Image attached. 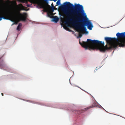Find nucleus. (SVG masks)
I'll list each match as a JSON object with an SVG mask.
<instances>
[{
	"label": "nucleus",
	"instance_id": "obj_22",
	"mask_svg": "<svg viewBox=\"0 0 125 125\" xmlns=\"http://www.w3.org/2000/svg\"><path fill=\"white\" fill-rule=\"evenodd\" d=\"M27 7H30V5L29 4H27Z\"/></svg>",
	"mask_w": 125,
	"mask_h": 125
},
{
	"label": "nucleus",
	"instance_id": "obj_14",
	"mask_svg": "<svg viewBox=\"0 0 125 125\" xmlns=\"http://www.w3.org/2000/svg\"><path fill=\"white\" fill-rule=\"evenodd\" d=\"M21 2L23 3H25L26 4H27V1L25 0H22L21 1Z\"/></svg>",
	"mask_w": 125,
	"mask_h": 125
},
{
	"label": "nucleus",
	"instance_id": "obj_18",
	"mask_svg": "<svg viewBox=\"0 0 125 125\" xmlns=\"http://www.w3.org/2000/svg\"><path fill=\"white\" fill-rule=\"evenodd\" d=\"M2 65L0 63V68L2 67Z\"/></svg>",
	"mask_w": 125,
	"mask_h": 125
},
{
	"label": "nucleus",
	"instance_id": "obj_20",
	"mask_svg": "<svg viewBox=\"0 0 125 125\" xmlns=\"http://www.w3.org/2000/svg\"><path fill=\"white\" fill-rule=\"evenodd\" d=\"M2 18L4 19H7L5 17H2Z\"/></svg>",
	"mask_w": 125,
	"mask_h": 125
},
{
	"label": "nucleus",
	"instance_id": "obj_15",
	"mask_svg": "<svg viewBox=\"0 0 125 125\" xmlns=\"http://www.w3.org/2000/svg\"><path fill=\"white\" fill-rule=\"evenodd\" d=\"M72 85L73 86H75V87H78V86L76 85L75 84V83L74 82L73 83H72Z\"/></svg>",
	"mask_w": 125,
	"mask_h": 125
},
{
	"label": "nucleus",
	"instance_id": "obj_12",
	"mask_svg": "<svg viewBox=\"0 0 125 125\" xmlns=\"http://www.w3.org/2000/svg\"><path fill=\"white\" fill-rule=\"evenodd\" d=\"M50 8V10L52 11V12L54 10V7L53 6L52 7H51L50 6H49Z\"/></svg>",
	"mask_w": 125,
	"mask_h": 125
},
{
	"label": "nucleus",
	"instance_id": "obj_23",
	"mask_svg": "<svg viewBox=\"0 0 125 125\" xmlns=\"http://www.w3.org/2000/svg\"><path fill=\"white\" fill-rule=\"evenodd\" d=\"M1 94V95H2V96H3V93H2Z\"/></svg>",
	"mask_w": 125,
	"mask_h": 125
},
{
	"label": "nucleus",
	"instance_id": "obj_26",
	"mask_svg": "<svg viewBox=\"0 0 125 125\" xmlns=\"http://www.w3.org/2000/svg\"><path fill=\"white\" fill-rule=\"evenodd\" d=\"M55 10H57V8H55Z\"/></svg>",
	"mask_w": 125,
	"mask_h": 125
},
{
	"label": "nucleus",
	"instance_id": "obj_3",
	"mask_svg": "<svg viewBox=\"0 0 125 125\" xmlns=\"http://www.w3.org/2000/svg\"><path fill=\"white\" fill-rule=\"evenodd\" d=\"M86 26L88 29L90 30H92L93 27L91 21L89 20L87 17L83 7L79 4V30L82 31L86 30L85 27Z\"/></svg>",
	"mask_w": 125,
	"mask_h": 125
},
{
	"label": "nucleus",
	"instance_id": "obj_25",
	"mask_svg": "<svg viewBox=\"0 0 125 125\" xmlns=\"http://www.w3.org/2000/svg\"><path fill=\"white\" fill-rule=\"evenodd\" d=\"M22 7H23V8H24V7H23V6H22Z\"/></svg>",
	"mask_w": 125,
	"mask_h": 125
},
{
	"label": "nucleus",
	"instance_id": "obj_13",
	"mask_svg": "<svg viewBox=\"0 0 125 125\" xmlns=\"http://www.w3.org/2000/svg\"><path fill=\"white\" fill-rule=\"evenodd\" d=\"M60 4V0H58L56 2V5H58Z\"/></svg>",
	"mask_w": 125,
	"mask_h": 125
},
{
	"label": "nucleus",
	"instance_id": "obj_1",
	"mask_svg": "<svg viewBox=\"0 0 125 125\" xmlns=\"http://www.w3.org/2000/svg\"><path fill=\"white\" fill-rule=\"evenodd\" d=\"M107 44L104 46V42L97 40H92L88 39L86 42H81L79 40V43L85 49L90 50H99L102 52H104L108 50H110L117 48L119 46V47H123L125 40L121 39H118L115 38L108 37L105 38Z\"/></svg>",
	"mask_w": 125,
	"mask_h": 125
},
{
	"label": "nucleus",
	"instance_id": "obj_7",
	"mask_svg": "<svg viewBox=\"0 0 125 125\" xmlns=\"http://www.w3.org/2000/svg\"><path fill=\"white\" fill-rule=\"evenodd\" d=\"M53 20L55 22H57L58 21L59 18L57 16H55L53 18Z\"/></svg>",
	"mask_w": 125,
	"mask_h": 125
},
{
	"label": "nucleus",
	"instance_id": "obj_24",
	"mask_svg": "<svg viewBox=\"0 0 125 125\" xmlns=\"http://www.w3.org/2000/svg\"><path fill=\"white\" fill-rule=\"evenodd\" d=\"M75 112H76L77 113L78 111H75Z\"/></svg>",
	"mask_w": 125,
	"mask_h": 125
},
{
	"label": "nucleus",
	"instance_id": "obj_16",
	"mask_svg": "<svg viewBox=\"0 0 125 125\" xmlns=\"http://www.w3.org/2000/svg\"><path fill=\"white\" fill-rule=\"evenodd\" d=\"M47 8V7H45L44 8V9H45V11H47L48 10Z\"/></svg>",
	"mask_w": 125,
	"mask_h": 125
},
{
	"label": "nucleus",
	"instance_id": "obj_19",
	"mask_svg": "<svg viewBox=\"0 0 125 125\" xmlns=\"http://www.w3.org/2000/svg\"><path fill=\"white\" fill-rule=\"evenodd\" d=\"M2 17H0V21L2 19Z\"/></svg>",
	"mask_w": 125,
	"mask_h": 125
},
{
	"label": "nucleus",
	"instance_id": "obj_17",
	"mask_svg": "<svg viewBox=\"0 0 125 125\" xmlns=\"http://www.w3.org/2000/svg\"><path fill=\"white\" fill-rule=\"evenodd\" d=\"M35 0H29V1H32V2H33L34 1H35Z\"/></svg>",
	"mask_w": 125,
	"mask_h": 125
},
{
	"label": "nucleus",
	"instance_id": "obj_4",
	"mask_svg": "<svg viewBox=\"0 0 125 125\" xmlns=\"http://www.w3.org/2000/svg\"><path fill=\"white\" fill-rule=\"evenodd\" d=\"M8 16L10 20L14 22V24H17L21 21H25L27 19V14L26 13L22 14L20 12L17 13L14 10H11Z\"/></svg>",
	"mask_w": 125,
	"mask_h": 125
},
{
	"label": "nucleus",
	"instance_id": "obj_11",
	"mask_svg": "<svg viewBox=\"0 0 125 125\" xmlns=\"http://www.w3.org/2000/svg\"><path fill=\"white\" fill-rule=\"evenodd\" d=\"M122 38H125V32L121 33Z\"/></svg>",
	"mask_w": 125,
	"mask_h": 125
},
{
	"label": "nucleus",
	"instance_id": "obj_21",
	"mask_svg": "<svg viewBox=\"0 0 125 125\" xmlns=\"http://www.w3.org/2000/svg\"><path fill=\"white\" fill-rule=\"evenodd\" d=\"M123 39V40H125V39ZM124 46H123V47H124V46H125V42H124Z\"/></svg>",
	"mask_w": 125,
	"mask_h": 125
},
{
	"label": "nucleus",
	"instance_id": "obj_8",
	"mask_svg": "<svg viewBox=\"0 0 125 125\" xmlns=\"http://www.w3.org/2000/svg\"><path fill=\"white\" fill-rule=\"evenodd\" d=\"M97 105V103L95 102H94L92 104V105L91 106H89V107H91V108L94 107H96Z\"/></svg>",
	"mask_w": 125,
	"mask_h": 125
},
{
	"label": "nucleus",
	"instance_id": "obj_27",
	"mask_svg": "<svg viewBox=\"0 0 125 125\" xmlns=\"http://www.w3.org/2000/svg\"><path fill=\"white\" fill-rule=\"evenodd\" d=\"M82 112V111H81V112H80V113H81V112Z\"/></svg>",
	"mask_w": 125,
	"mask_h": 125
},
{
	"label": "nucleus",
	"instance_id": "obj_6",
	"mask_svg": "<svg viewBox=\"0 0 125 125\" xmlns=\"http://www.w3.org/2000/svg\"><path fill=\"white\" fill-rule=\"evenodd\" d=\"M116 36L117 37V39L119 38H122L121 33L118 32L116 34Z\"/></svg>",
	"mask_w": 125,
	"mask_h": 125
},
{
	"label": "nucleus",
	"instance_id": "obj_5",
	"mask_svg": "<svg viewBox=\"0 0 125 125\" xmlns=\"http://www.w3.org/2000/svg\"><path fill=\"white\" fill-rule=\"evenodd\" d=\"M86 30H83L82 31L81 30H79V38H80L81 37L82 35V34H84L85 33H88V32L86 31L87 29L86 28Z\"/></svg>",
	"mask_w": 125,
	"mask_h": 125
},
{
	"label": "nucleus",
	"instance_id": "obj_10",
	"mask_svg": "<svg viewBox=\"0 0 125 125\" xmlns=\"http://www.w3.org/2000/svg\"><path fill=\"white\" fill-rule=\"evenodd\" d=\"M22 24L21 23H19L18 26H17V30L19 31L20 28V27L22 26Z\"/></svg>",
	"mask_w": 125,
	"mask_h": 125
},
{
	"label": "nucleus",
	"instance_id": "obj_2",
	"mask_svg": "<svg viewBox=\"0 0 125 125\" xmlns=\"http://www.w3.org/2000/svg\"><path fill=\"white\" fill-rule=\"evenodd\" d=\"M63 5H61L59 6L61 10H63L65 9L66 7H68L70 12H68L65 10V14L67 16V18L64 23L67 25L63 27L67 30L69 31H71L68 27L73 28L76 31L73 33L77 38H78V4L73 5V4L69 2H64Z\"/></svg>",
	"mask_w": 125,
	"mask_h": 125
},
{
	"label": "nucleus",
	"instance_id": "obj_9",
	"mask_svg": "<svg viewBox=\"0 0 125 125\" xmlns=\"http://www.w3.org/2000/svg\"><path fill=\"white\" fill-rule=\"evenodd\" d=\"M91 107H89V106L83 109L82 110V112H81V113H83V112H84L87 111L88 109L91 108Z\"/></svg>",
	"mask_w": 125,
	"mask_h": 125
}]
</instances>
